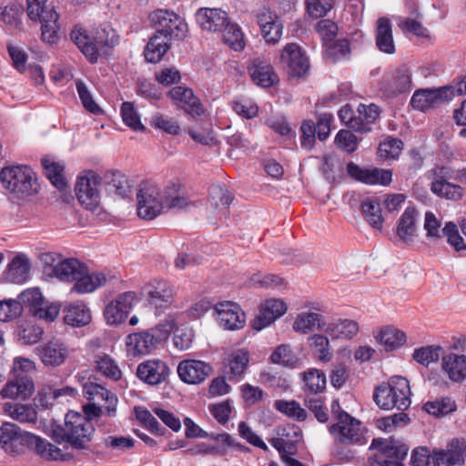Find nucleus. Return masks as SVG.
Masks as SVG:
<instances>
[{
  "label": "nucleus",
  "instance_id": "1",
  "mask_svg": "<svg viewBox=\"0 0 466 466\" xmlns=\"http://www.w3.org/2000/svg\"><path fill=\"white\" fill-rule=\"evenodd\" d=\"M179 191L180 184L175 181L169 182L164 189L154 182H142L137 193V216L146 220H152L165 209L187 208L189 203Z\"/></svg>",
  "mask_w": 466,
  "mask_h": 466
},
{
  "label": "nucleus",
  "instance_id": "2",
  "mask_svg": "<svg viewBox=\"0 0 466 466\" xmlns=\"http://www.w3.org/2000/svg\"><path fill=\"white\" fill-rule=\"evenodd\" d=\"M149 20L156 33L150 37L144 55L147 61L155 64L159 62L170 48L172 39H183L188 29L184 18L167 9L152 12Z\"/></svg>",
  "mask_w": 466,
  "mask_h": 466
},
{
  "label": "nucleus",
  "instance_id": "3",
  "mask_svg": "<svg viewBox=\"0 0 466 466\" xmlns=\"http://www.w3.org/2000/svg\"><path fill=\"white\" fill-rule=\"evenodd\" d=\"M22 443L46 461H66L69 455L63 451L33 433L22 431L15 423L4 422L0 427V445L5 451H13L15 442Z\"/></svg>",
  "mask_w": 466,
  "mask_h": 466
},
{
  "label": "nucleus",
  "instance_id": "4",
  "mask_svg": "<svg viewBox=\"0 0 466 466\" xmlns=\"http://www.w3.org/2000/svg\"><path fill=\"white\" fill-rule=\"evenodd\" d=\"M95 427L92 421L76 411H69L65 417L64 426L52 429V439L57 442H68L73 448L85 450L92 441Z\"/></svg>",
  "mask_w": 466,
  "mask_h": 466
},
{
  "label": "nucleus",
  "instance_id": "5",
  "mask_svg": "<svg viewBox=\"0 0 466 466\" xmlns=\"http://www.w3.org/2000/svg\"><path fill=\"white\" fill-rule=\"evenodd\" d=\"M72 41L91 63L97 61L101 53H106V48H111L118 42L116 32L108 25L96 28L91 34L76 25L70 34Z\"/></svg>",
  "mask_w": 466,
  "mask_h": 466
},
{
  "label": "nucleus",
  "instance_id": "6",
  "mask_svg": "<svg viewBox=\"0 0 466 466\" xmlns=\"http://www.w3.org/2000/svg\"><path fill=\"white\" fill-rule=\"evenodd\" d=\"M409 380L401 376L391 377L388 382L377 386L373 392L375 403L383 410H407L411 403Z\"/></svg>",
  "mask_w": 466,
  "mask_h": 466
},
{
  "label": "nucleus",
  "instance_id": "7",
  "mask_svg": "<svg viewBox=\"0 0 466 466\" xmlns=\"http://www.w3.org/2000/svg\"><path fill=\"white\" fill-rule=\"evenodd\" d=\"M0 180L5 189L17 198H25L39 192L40 185L35 172L26 165L3 167Z\"/></svg>",
  "mask_w": 466,
  "mask_h": 466
},
{
  "label": "nucleus",
  "instance_id": "8",
  "mask_svg": "<svg viewBox=\"0 0 466 466\" xmlns=\"http://www.w3.org/2000/svg\"><path fill=\"white\" fill-rule=\"evenodd\" d=\"M370 449L380 452L376 460L380 466H404L402 461L406 458L409 447L395 439H373Z\"/></svg>",
  "mask_w": 466,
  "mask_h": 466
},
{
  "label": "nucleus",
  "instance_id": "9",
  "mask_svg": "<svg viewBox=\"0 0 466 466\" xmlns=\"http://www.w3.org/2000/svg\"><path fill=\"white\" fill-rule=\"evenodd\" d=\"M454 96L455 90L451 86L419 89L414 92L410 104L413 108L425 112L451 101Z\"/></svg>",
  "mask_w": 466,
  "mask_h": 466
},
{
  "label": "nucleus",
  "instance_id": "10",
  "mask_svg": "<svg viewBox=\"0 0 466 466\" xmlns=\"http://www.w3.org/2000/svg\"><path fill=\"white\" fill-rule=\"evenodd\" d=\"M100 177L94 171H88L77 178L75 191L79 203L86 209H96L100 202Z\"/></svg>",
  "mask_w": 466,
  "mask_h": 466
},
{
  "label": "nucleus",
  "instance_id": "11",
  "mask_svg": "<svg viewBox=\"0 0 466 466\" xmlns=\"http://www.w3.org/2000/svg\"><path fill=\"white\" fill-rule=\"evenodd\" d=\"M338 423L329 427V432L344 444H361L364 440L359 420L347 412L337 416Z\"/></svg>",
  "mask_w": 466,
  "mask_h": 466
},
{
  "label": "nucleus",
  "instance_id": "12",
  "mask_svg": "<svg viewBox=\"0 0 466 466\" xmlns=\"http://www.w3.org/2000/svg\"><path fill=\"white\" fill-rule=\"evenodd\" d=\"M213 316L218 325L225 329H241L246 324L245 312L239 305L232 301L217 303L214 307Z\"/></svg>",
  "mask_w": 466,
  "mask_h": 466
},
{
  "label": "nucleus",
  "instance_id": "13",
  "mask_svg": "<svg viewBox=\"0 0 466 466\" xmlns=\"http://www.w3.org/2000/svg\"><path fill=\"white\" fill-rule=\"evenodd\" d=\"M280 64L289 76H304L309 69V62L301 47L296 43L287 44L280 55Z\"/></svg>",
  "mask_w": 466,
  "mask_h": 466
},
{
  "label": "nucleus",
  "instance_id": "14",
  "mask_svg": "<svg viewBox=\"0 0 466 466\" xmlns=\"http://www.w3.org/2000/svg\"><path fill=\"white\" fill-rule=\"evenodd\" d=\"M450 170L447 167H436L432 170L431 183V192L441 198L452 201L460 200L463 196V188L449 181Z\"/></svg>",
  "mask_w": 466,
  "mask_h": 466
},
{
  "label": "nucleus",
  "instance_id": "15",
  "mask_svg": "<svg viewBox=\"0 0 466 466\" xmlns=\"http://www.w3.org/2000/svg\"><path fill=\"white\" fill-rule=\"evenodd\" d=\"M83 395L89 402L104 404L107 416H116L118 399L114 392L96 382L87 380L83 383Z\"/></svg>",
  "mask_w": 466,
  "mask_h": 466
},
{
  "label": "nucleus",
  "instance_id": "16",
  "mask_svg": "<svg viewBox=\"0 0 466 466\" xmlns=\"http://www.w3.org/2000/svg\"><path fill=\"white\" fill-rule=\"evenodd\" d=\"M170 369L162 360L152 359L143 361L137 366V376L143 382L157 386L168 379Z\"/></svg>",
  "mask_w": 466,
  "mask_h": 466
},
{
  "label": "nucleus",
  "instance_id": "17",
  "mask_svg": "<svg viewBox=\"0 0 466 466\" xmlns=\"http://www.w3.org/2000/svg\"><path fill=\"white\" fill-rule=\"evenodd\" d=\"M148 303L157 309H166L175 299V288L166 280H155L145 288Z\"/></svg>",
  "mask_w": 466,
  "mask_h": 466
},
{
  "label": "nucleus",
  "instance_id": "18",
  "mask_svg": "<svg viewBox=\"0 0 466 466\" xmlns=\"http://www.w3.org/2000/svg\"><path fill=\"white\" fill-rule=\"evenodd\" d=\"M136 293L127 291L120 294L111 301L104 309L105 319L109 325H116L123 322L133 308L136 300Z\"/></svg>",
  "mask_w": 466,
  "mask_h": 466
},
{
  "label": "nucleus",
  "instance_id": "19",
  "mask_svg": "<svg viewBox=\"0 0 466 466\" xmlns=\"http://www.w3.org/2000/svg\"><path fill=\"white\" fill-rule=\"evenodd\" d=\"M177 374L182 381L187 384L203 382L212 371L209 364L197 360H185L177 366Z\"/></svg>",
  "mask_w": 466,
  "mask_h": 466
},
{
  "label": "nucleus",
  "instance_id": "20",
  "mask_svg": "<svg viewBox=\"0 0 466 466\" xmlns=\"http://www.w3.org/2000/svg\"><path fill=\"white\" fill-rule=\"evenodd\" d=\"M167 95L187 114L192 116H200L204 114L203 105L191 88L182 86H175L168 91Z\"/></svg>",
  "mask_w": 466,
  "mask_h": 466
},
{
  "label": "nucleus",
  "instance_id": "21",
  "mask_svg": "<svg viewBox=\"0 0 466 466\" xmlns=\"http://www.w3.org/2000/svg\"><path fill=\"white\" fill-rule=\"evenodd\" d=\"M37 355L46 366L62 365L69 356L68 347L60 339H53L36 348Z\"/></svg>",
  "mask_w": 466,
  "mask_h": 466
},
{
  "label": "nucleus",
  "instance_id": "22",
  "mask_svg": "<svg viewBox=\"0 0 466 466\" xmlns=\"http://www.w3.org/2000/svg\"><path fill=\"white\" fill-rule=\"evenodd\" d=\"M257 21L267 43L276 44L279 41L282 35L283 25L270 9L265 6L259 8L257 14Z\"/></svg>",
  "mask_w": 466,
  "mask_h": 466
},
{
  "label": "nucleus",
  "instance_id": "23",
  "mask_svg": "<svg viewBox=\"0 0 466 466\" xmlns=\"http://www.w3.org/2000/svg\"><path fill=\"white\" fill-rule=\"evenodd\" d=\"M157 344V338L149 330L129 334L126 339L127 352L133 357L150 354Z\"/></svg>",
  "mask_w": 466,
  "mask_h": 466
},
{
  "label": "nucleus",
  "instance_id": "24",
  "mask_svg": "<svg viewBox=\"0 0 466 466\" xmlns=\"http://www.w3.org/2000/svg\"><path fill=\"white\" fill-rule=\"evenodd\" d=\"M252 81L258 86L270 87L279 82V76L269 62L255 58L248 66Z\"/></svg>",
  "mask_w": 466,
  "mask_h": 466
},
{
  "label": "nucleus",
  "instance_id": "25",
  "mask_svg": "<svg viewBox=\"0 0 466 466\" xmlns=\"http://www.w3.org/2000/svg\"><path fill=\"white\" fill-rule=\"evenodd\" d=\"M287 311V305L281 299H271L266 300L259 308V313L253 321V328L261 330Z\"/></svg>",
  "mask_w": 466,
  "mask_h": 466
},
{
  "label": "nucleus",
  "instance_id": "26",
  "mask_svg": "<svg viewBox=\"0 0 466 466\" xmlns=\"http://www.w3.org/2000/svg\"><path fill=\"white\" fill-rule=\"evenodd\" d=\"M196 19L199 26L208 32H222L229 21L228 14L220 8H199Z\"/></svg>",
  "mask_w": 466,
  "mask_h": 466
},
{
  "label": "nucleus",
  "instance_id": "27",
  "mask_svg": "<svg viewBox=\"0 0 466 466\" xmlns=\"http://www.w3.org/2000/svg\"><path fill=\"white\" fill-rule=\"evenodd\" d=\"M464 441L457 439L450 441L445 450H434L432 460L436 466H453L464 461Z\"/></svg>",
  "mask_w": 466,
  "mask_h": 466
},
{
  "label": "nucleus",
  "instance_id": "28",
  "mask_svg": "<svg viewBox=\"0 0 466 466\" xmlns=\"http://www.w3.org/2000/svg\"><path fill=\"white\" fill-rule=\"evenodd\" d=\"M74 286L71 288V292L77 294H86L95 291L99 287L106 282V277L104 273H89L86 265L80 270L76 279Z\"/></svg>",
  "mask_w": 466,
  "mask_h": 466
},
{
  "label": "nucleus",
  "instance_id": "29",
  "mask_svg": "<svg viewBox=\"0 0 466 466\" xmlns=\"http://www.w3.org/2000/svg\"><path fill=\"white\" fill-rule=\"evenodd\" d=\"M35 390L33 380L27 376H17L0 391L3 398L26 400Z\"/></svg>",
  "mask_w": 466,
  "mask_h": 466
},
{
  "label": "nucleus",
  "instance_id": "30",
  "mask_svg": "<svg viewBox=\"0 0 466 466\" xmlns=\"http://www.w3.org/2000/svg\"><path fill=\"white\" fill-rule=\"evenodd\" d=\"M385 88L392 96L410 92L412 88V82L409 68L405 66L397 68L387 78Z\"/></svg>",
  "mask_w": 466,
  "mask_h": 466
},
{
  "label": "nucleus",
  "instance_id": "31",
  "mask_svg": "<svg viewBox=\"0 0 466 466\" xmlns=\"http://www.w3.org/2000/svg\"><path fill=\"white\" fill-rule=\"evenodd\" d=\"M441 366L451 380L461 382L466 379V356L450 353L442 357Z\"/></svg>",
  "mask_w": 466,
  "mask_h": 466
},
{
  "label": "nucleus",
  "instance_id": "32",
  "mask_svg": "<svg viewBox=\"0 0 466 466\" xmlns=\"http://www.w3.org/2000/svg\"><path fill=\"white\" fill-rule=\"evenodd\" d=\"M36 22L41 24V39L44 42L54 45L59 41L61 25L59 24V15L56 10L46 13V16Z\"/></svg>",
  "mask_w": 466,
  "mask_h": 466
},
{
  "label": "nucleus",
  "instance_id": "33",
  "mask_svg": "<svg viewBox=\"0 0 466 466\" xmlns=\"http://www.w3.org/2000/svg\"><path fill=\"white\" fill-rule=\"evenodd\" d=\"M376 46L380 52L388 55L395 53V45L392 35L391 23L387 17H380L376 26Z\"/></svg>",
  "mask_w": 466,
  "mask_h": 466
},
{
  "label": "nucleus",
  "instance_id": "34",
  "mask_svg": "<svg viewBox=\"0 0 466 466\" xmlns=\"http://www.w3.org/2000/svg\"><path fill=\"white\" fill-rule=\"evenodd\" d=\"M419 212L413 207H408L400 216L397 225V236L404 242L412 241L417 230Z\"/></svg>",
  "mask_w": 466,
  "mask_h": 466
},
{
  "label": "nucleus",
  "instance_id": "35",
  "mask_svg": "<svg viewBox=\"0 0 466 466\" xmlns=\"http://www.w3.org/2000/svg\"><path fill=\"white\" fill-rule=\"evenodd\" d=\"M30 268V260L25 255H16L7 267L5 278L13 283H23L29 278Z\"/></svg>",
  "mask_w": 466,
  "mask_h": 466
},
{
  "label": "nucleus",
  "instance_id": "36",
  "mask_svg": "<svg viewBox=\"0 0 466 466\" xmlns=\"http://www.w3.org/2000/svg\"><path fill=\"white\" fill-rule=\"evenodd\" d=\"M3 410L6 415L20 423L35 424L37 421V411L31 405L6 402Z\"/></svg>",
  "mask_w": 466,
  "mask_h": 466
},
{
  "label": "nucleus",
  "instance_id": "37",
  "mask_svg": "<svg viewBox=\"0 0 466 466\" xmlns=\"http://www.w3.org/2000/svg\"><path fill=\"white\" fill-rule=\"evenodd\" d=\"M92 316L89 308L82 301H76L67 306L64 320L67 325L82 327L91 321Z\"/></svg>",
  "mask_w": 466,
  "mask_h": 466
},
{
  "label": "nucleus",
  "instance_id": "38",
  "mask_svg": "<svg viewBox=\"0 0 466 466\" xmlns=\"http://www.w3.org/2000/svg\"><path fill=\"white\" fill-rule=\"evenodd\" d=\"M324 326L323 316L315 312H302L297 316L293 322V329L302 334L322 329Z\"/></svg>",
  "mask_w": 466,
  "mask_h": 466
},
{
  "label": "nucleus",
  "instance_id": "39",
  "mask_svg": "<svg viewBox=\"0 0 466 466\" xmlns=\"http://www.w3.org/2000/svg\"><path fill=\"white\" fill-rule=\"evenodd\" d=\"M106 190L122 198H128L131 193L132 185L126 176L120 172L114 171L107 173L105 177Z\"/></svg>",
  "mask_w": 466,
  "mask_h": 466
},
{
  "label": "nucleus",
  "instance_id": "40",
  "mask_svg": "<svg viewBox=\"0 0 466 466\" xmlns=\"http://www.w3.org/2000/svg\"><path fill=\"white\" fill-rule=\"evenodd\" d=\"M303 390L307 394H319L326 389L327 379L325 373L318 369H309L301 374Z\"/></svg>",
  "mask_w": 466,
  "mask_h": 466
},
{
  "label": "nucleus",
  "instance_id": "41",
  "mask_svg": "<svg viewBox=\"0 0 466 466\" xmlns=\"http://www.w3.org/2000/svg\"><path fill=\"white\" fill-rule=\"evenodd\" d=\"M85 264L76 258H67L59 262L53 268V274L57 279L66 282H73L80 275Z\"/></svg>",
  "mask_w": 466,
  "mask_h": 466
},
{
  "label": "nucleus",
  "instance_id": "42",
  "mask_svg": "<svg viewBox=\"0 0 466 466\" xmlns=\"http://www.w3.org/2000/svg\"><path fill=\"white\" fill-rule=\"evenodd\" d=\"M94 364L96 370L102 375L113 380H118L121 379L122 372L115 361L109 355L106 353H98L94 358Z\"/></svg>",
  "mask_w": 466,
  "mask_h": 466
},
{
  "label": "nucleus",
  "instance_id": "43",
  "mask_svg": "<svg viewBox=\"0 0 466 466\" xmlns=\"http://www.w3.org/2000/svg\"><path fill=\"white\" fill-rule=\"evenodd\" d=\"M379 340L386 350H393L406 342V334L392 326H387L380 331Z\"/></svg>",
  "mask_w": 466,
  "mask_h": 466
},
{
  "label": "nucleus",
  "instance_id": "44",
  "mask_svg": "<svg viewBox=\"0 0 466 466\" xmlns=\"http://www.w3.org/2000/svg\"><path fill=\"white\" fill-rule=\"evenodd\" d=\"M361 212L365 220L374 228H381L383 223L382 211L376 198H367L361 203Z\"/></svg>",
  "mask_w": 466,
  "mask_h": 466
},
{
  "label": "nucleus",
  "instance_id": "45",
  "mask_svg": "<svg viewBox=\"0 0 466 466\" xmlns=\"http://www.w3.org/2000/svg\"><path fill=\"white\" fill-rule=\"evenodd\" d=\"M359 325L350 319H343L335 323H329L325 329V332L329 334L332 339H350L357 334Z\"/></svg>",
  "mask_w": 466,
  "mask_h": 466
},
{
  "label": "nucleus",
  "instance_id": "46",
  "mask_svg": "<svg viewBox=\"0 0 466 466\" xmlns=\"http://www.w3.org/2000/svg\"><path fill=\"white\" fill-rule=\"evenodd\" d=\"M23 14V5L16 2L10 3L5 6H0V20L10 29L20 27Z\"/></svg>",
  "mask_w": 466,
  "mask_h": 466
},
{
  "label": "nucleus",
  "instance_id": "47",
  "mask_svg": "<svg viewBox=\"0 0 466 466\" xmlns=\"http://www.w3.org/2000/svg\"><path fill=\"white\" fill-rule=\"evenodd\" d=\"M324 57L332 63L347 59L350 55V41L342 38L324 46Z\"/></svg>",
  "mask_w": 466,
  "mask_h": 466
},
{
  "label": "nucleus",
  "instance_id": "48",
  "mask_svg": "<svg viewBox=\"0 0 466 466\" xmlns=\"http://www.w3.org/2000/svg\"><path fill=\"white\" fill-rule=\"evenodd\" d=\"M249 355L246 350H237L230 355L228 361V378L229 380L240 377L248 368Z\"/></svg>",
  "mask_w": 466,
  "mask_h": 466
},
{
  "label": "nucleus",
  "instance_id": "49",
  "mask_svg": "<svg viewBox=\"0 0 466 466\" xmlns=\"http://www.w3.org/2000/svg\"><path fill=\"white\" fill-rule=\"evenodd\" d=\"M457 405L450 397H442L424 404L423 410L435 417L448 415L456 410Z\"/></svg>",
  "mask_w": 466,
  "mask_h": 466
},
{
  "label": "nucleus",
  "instance_id": "50",
  "mask_svg": "<svg viewBox=\"0 0 466 466\" xmlns=\"http://www.w3.org/2000/svg\"><path fill=\"white\" fill-rule=\"evenodd\" d=\"M42 166L46 177L56 188L62 190L66 187L67 183L63 175L64 167L61 164L49 159H43Z\"/></svg>",
  "mask_w": 466,
  "mask_h": 466
},
{
  "label": "nucleus",
  "instance_id": "51",
  "mask_svg": "<svg viewBox=\"0 0 466 466\" xmlns=\"http://www.w3.org/2000/svg\"><path fill=\"white\" fill-rule=\"evenodd\" d=\"M223 42L235 51H240L245 46L243 34L237 24L230 23L222 30Z\"/></svg>",
  "mask_w": 466,
  "mask_h": 466
},
{
  "label": "nucleus",
  "instance_id": "52",
  "mask_svg": "<svg viewBox=\"0 0 466 466\" xmlns=\"http://www.w3.org/2000/svg\"><path fill=\"white\" fill-rule=\"evenodd\" d=\"M271 361L288 368H296L299 364V357L288 344L279 345L271 354Z\"/></svg>",
  "mask_w": 466,
  "mask_h": 466
},
{
  "label": "nucleus",
  "instance_id": "53",
  "mask_svg": "<svg viewBox=\"0 0 466 466\" xmlns=\"http://www.w3.org/2000/svg\"><path fill=\"white\" fill-rule=\"evenodd\" d=\"M339 117L349 128L356 132L368 133L371 130L362 119L354 116V111L350 105L343 106L339 111Z\"/></svg>",
  "mask_w": 466,
  "mask_h": 466
},
{
  "label": "nucleus",
  "instance_id": "54",
  "mask_svg": "<svg viewBox=\"0 0 466 466\" xmlns=\"http://www.w3.org/2000/svg\"><path fill=\"white\" fill-rule=\"evenodd\" d=\"M403 142L399 138L390 137L380 143L378 156L383 160L396 159L401 154Z\"/></svg>",
  "mask_w": 466,
  "mask_h": 466
},
{
  "label": "nucleus",
  "instance_id": "55",
  "mask_svg": "<svg viewBox=\"0 0 466 466\" xmlns=\"http://www.w3.org/2000/svg\"><path fill=\"white\" fill-rule=\"evenodd\" d=\"M442 349L440 346H425L416 349L413 352V359L420 364L428 367L431 363H435L441 357Z\"/></svg>",
  "mask_w": 466,
  "mask_h": 466
},
{
  "label": "nucleus",
  "instance_id": "56",
  "mask_svg": "<svg viewBox=\"0 0 466 466\" xmlns=\"http://www.w3.org/2000/svg\"><path fill=\"white\" fill-rule=\"evenodd\" d=\"M16 301L21 302V306L29 309L30 313L34 315L35 309H38L42 304H45V299L39 289H28L23 291L17 298Z\"/></svg>",
  "mask_w": 466,
  "mask_h": 466
},
{
  "label": "nucleus",
  "instance_id": "57",
  "mask_svg": "<svg viewBox=\"0 0 466 466\" xmlns=\"http://www.w3.org/2000/svg\"><path fill=\"white\" fill-rule=\"evenodd\" d=\"M324 398L319 394H307L304 400L305 406L313 412L315 418L322 423L329 420V414L324 408Z\"/></svg>",
  "mask_w": 466,
  "mask_h": 466
},
{
  "label": "nucleus",
  "instance_id": "58",
  "mask_svg": "<svg viewBox=\"0 0 466 466\" xmlns=\"http://www.w3.org/2000/svg\"><path fill=\"white\" fill-rule=\"evenodd\" d=\"M310 349L317 354L321 361H329L331 353L329 351V342L326 336L321 334H314L308 339Z\"/></svg>",
  "mask_w": 466,
  "mask_h": 466
},
{
  "label": "nucleus",
  "instance_id": "59",
  "mask_svg": "<svg viewBox=\"0 0 466 466\" xmlns=\"http://www.w3.org/2000/svg\"><path fill=\"white\" fill-rule=\"evenodd\" d=\"M150 124L155 128L163 130L170 135H178L181 131L177 120L160 113L152 116Z\"/></svg>",
  "mask_w": 466,
  "mask_h": 466
},
{
  "label": "nucleus",
  "instance_id": "60",
  "mask_svg": "<svg viewBox=\"0 0 466 466\" xmlns=\"http://www.w3.org/2000/svg\"><path fill=\"white\" fill-rule=\"evenodd\" d=\"M43 333V328L28 323L19 328L17 336L22 344L33 345L41 339Z\"/></svg>",
  "mask_w": 466,
  "mask_h": 466
},
{
  "label": "nucleus",
  "instance_id": "61",
  "mask_svg": "<svg viewBox=\"0 0 466 466\" xmlns=\"http://www.w3.org/2000/svg\"><path fill=\"white\" fill-rule=\"evenodd\" d=\"M121 116L124 123L133 130H145V127L140 120V116L136 111L132 103L124 102L122 104Z\"/></svg>",
  "mask_w": 466,
  "mask_h": 466
},
{
  "label": "nucleus",
  "instance_id": "62",
  "mask_svg": "<svg viewBox=\"0 0 466 466\" xmlns=\"http://www.w3.org/2000/svg\"><path fill=\"white\" fill-rule=\"evenodd\" d=\"M23 313V306L16 299H6L0 301V321L8 322Z\"/></svg>",
  "mask_w": 466,
  "mask_h": 466
},
{
  "label": "nucleus",
  "instance_id": "63",
  "mask_svg": "<svg viewBox=\"0 0 466 466\" xmlns=\"http://www.w3.org/2000/svg\"><path fill=\"white\" fill-rule=\"evenodd\" d=\"M278 410L288 415L289 417L295 418L299 421H303L307 418L306 410L295 400H278L275 404Z\"/></svg>",
  "mask_w": 466,
  "mask_h": 466
},
{
  "label": "nucleus",
  "instance_id": "64",
  "mask_svg": "<svg viewBox=\"0 0 466 466\" xmlns=\"http://www.w3.org/2000/svg\"><path fill=\"white\" fill-rule=\"evenodd\" d=\"M442 236L447 238L448 243L454 248L456 251L466 250V244L462 237L459 234L457 226L452 222H448L441 229Z\"/></svg>",
  "mask_w": 466,
  "mask_h": 466
}]
</instances>
